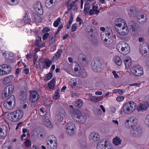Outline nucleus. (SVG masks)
Masks as SVG:
<instances>
[{
  "label": "nucleus",
  "instance_id": "obj_43",
  "mask_svg": "<svg viewBox=\"0 0 149 149\" xmlns=\"http://www.w3.org/2000/svg\"><path fill=\"white\" fill-rule=\"evenodd\" d=\"M66 132L68 135L70 136L73 135L76 133L75 130H70L66 129Z\"/></svg>",
  "mask_w": 149,
  "mask_h": 149
},
{
  "label": "nucleus",
  "instance_id": "obj_48",
  "mask_svg": "<svg viewBox=\"0 0 149 149\" xmlns=\"http://www.w3.org/2000/svg\"><path fill=\"white\" fill-rule=\"evenodd\" d=\"M47 147L48 149H56L57 144L55 143L54 145H50L48 143H47Z\"/></svg>",
  "mask_w": 149,
  "mask_h": 149
},
{
  "label": "nucleus",
  "instance_id": "obj_12",
  "mask_svg": "<svg viewBox=\"0 0 149 149\" xmlns=\"http://www.w3.org/2000/svg\"><path fill=\"white\" fill-rule=\"evenodd\" d=\"M146 15L144 13H140L137 16V20L140 24H143L146 22Z\"/></svg>",
  "mask_w": 149,
  "mask_h": 149
},
{
  "label": "nucleus",
  "instance_id": "obj_9",
  "mask_svg": "<svg viewBox=\"0 0 149 149\" xmlns=\"http://www.w3.org/2000/svg\"><path fill=\"white\" fill-rule=\"evenodd\" d=\"M131 71L133 74L137 76H140L143 73L142 68L139 66H134L131 69Z\"/></svg>",
  "mask_w": 149,
  "mask_h": 149
},
{
  "label": "nucleus",
  "instance_id": "obj_34",
  "mask_svg": "<svg viewBox=\"0 0 149 149\" xmlns=\"http://www.w3.org/2000/svg\"><path fill=\"white\" fill-rule=\"evenodd\" d=\"M114 61L116 63L118 66H120L122 64V61L120 57L117 56L114 58Z\"/></svg>",
  "mask_w": 149,
  "mask_h": 149
},
{
  "label": "nucleus",
  "instance_id": "obj_54",
  "mask_svg": "<svg viewBox=\"0 0 149 149\" xmlns=\"http://www.w3.org/2000/svg\"><path fill=\"white\" fill-rule=\"evenodd\" d=\"M32 18L35 22H36L39 21L38 20L40 18V17L38 16L37 14H34L32 16Z\"/></svg>",
  "mask_w": 149,
  "mask_h": 149
},
{
  "label": "nucleus",
  "instance_id": "obj_1",
  "mask_svg": "<svg viewBox=\"0 0 149 149\" xmlns=\"http://www.w3.org/2000/svg\"><path fill=\"white\" fill-rule=\"evenodd\" d=\"M136 107V103L132 101L126 102L122 107V111L126 114H130L133 113Z\"/></svg>",
  "mask_w": 149,
  "mask_h": 149
},
{
  "label": "nucleus",
  "instance_id": "obj_38",
  "mask_svg": "<svg viewBox=\"0 0 149 149\" xmlns=\"http://www.w3.org/2000/svg\"><path fill=\"white\" fill-rule=\"evenodd\" d=\"M73 20V14L72 13L70 14V19L68 24L67 25V28L68 29H69L71 25L72 24Z\"/></svg>",
  "mask_w": 149,
  "mask_h": 149
},
{
  "label": "nucleus",
  "instance_id": "obj_19",
  "mask_svg": "<svg viewBox=\"0 0 149 149\" xmlns=\"http://www.w3.org/2000/svg\"><path fill=\"white\" fill-rule=\"evenodd\" d=\"M148 46L146 45H140L139 47V50L141 54L144 56L147 55V50L149 49Z\"/></svg>",
  "mask_w": 149,
  "mask_h": 149
},
{
  "label": "nucleus",
  "instance_id": "obj_37",
  "mask_svg": "<svg viewBox=\"0 0 149 149\" xmlns=\"http://www.w3.org/2000/svg\"><path fill=\"white\" fill-rule=\"evenodd\" d=\"M70 0L68 2L67 4V8L68 10H71L72 7L74 5L75 3L77 1L75 0L74 1H72L71 3H70L69 2L70 1Z\"/></svg>",
  "mask_w": 149,
  "mask_h": 149
},
{
  "label": "nucleus",
  "instance_id": "obj_8",
  "mask_svg": "<svg viewBox=\"0 0 149 149\" xmlns=\"http://www.w3.org/2000/svg\"><path fill=\"white\" fill-rule=\"evenodd\" d=\"M29 100L31 102L34 103L37 101L39 98V95L38 93L34 90L30 91Z\"/></svg>",
  "mask_w": 149,
  "mask_h": 149
},
{
  "label": "nucleus",
  "instance_id": "obj_18",
  "mask_svg": "<svg viewBox=\"0 0 149 149\" xmlns=\"http://www.w3.org/2000/svg\"><path fill=\"white\" fill-rule=\"evenodd\" d=\"M8 133V128L5 125L0 128V139H3L6 136Z\"/></svg>",
  "mask_w": 149,
  "mask_h": 149
},
{
  "label": "nucleus",
  "instance_id": "obj_47",
  "mask_svg": "<svg viewBox=\"0 0 149 149\" xmlns=\"http://www.w3.org/2000/svg\"><path fill=\"white\" fill-rule=\"evenodd\" d=\"M95 87L97 88H102L104 87V84L102 81H97L95 84Z\"/></svg>",
  "mask_w": 149,
  "mask_h": 149
},
{
  "label": "nucleus",
  "instance_id": "obj_10",
  "mask_svg": "<svg viewBox=\"0 0 149 149\" xmlns=\"http://www.w3.org/2000/svg\"><path fill=\"white\" fill-rule=\"evenodd\" d=\"M69 113L72 117L74 120L76 121L77 119L81 115V112L78 109H74L70 110Z\"/></svg>",
  "mask_w": 149,
  "mask_h": 149
},
{
  "label": "nucleus",
  "instance_id": "obj_46",
  "mask_svg": "<svg viewBox=\"0 0 149 149\" xmlns=\"http://www.w3.org/2000/svg\"><path fill=\"white\" fill-rule=\"evenodd\" d=\"M44 63L45 65L46 66V68L47 69L52 64V61L48 59H45Z\"/></svg>",
  "mask_w": 149,
  "mask_h": 149
},
{
  "label": "nucleus",
  "instance_id": "obj_24",
  "mask_svg": "<svg viewBox=\"0 0 149 149\" xmlns=\"http://www.w3.org/2000/svg\"><path fill=\"white\" fill-rule=\"evenodd\" d=\"M65 112L63 110L60 111L56 115L57 120L60 121L63 120L65 115Z\"/></svg>",
  "mask_w": 149,
  "mask_h": 149
},
{
  "label": "nucleus",
  "instance_id": "obj_62",
  "mask_svg": "<svg viewBox=\"0 0 149 149\" xmlns=\"http://www.w3.org/2000/svg\"><path fill=\"white\" fill-rule=\"evenodd\" d=\"M40 67L41 69H43L46 68L44 63L41 62L40 65Z\"/></svg>",
  "mask_w": 149,
  "mask_h": 149
},
{
  "label": "nucleus",
  "instance_id": "obj_2",
  "mask_svg": "<svg viewBox=\"0 0 149 149\" xmlns=\"http://www.w3.org/2000/svg\"><path fill=\"white\" fill-rule=\"evenodd\" d=\"M15 104V97L14 95H11L5 102L3 105L7 109H11L14 107Z\"/></svg>",
  "mask_w": 149,
  "mask_h": 149
},
{
  "label": "nucleus",
  "instance_id": "obj_58",
  "mask_svg": "<svg viewBox=\"0 0 149 149\" xmlns=\"http://www.w3.org/2000/svg\"><path fill=\"white\" fill-rule=\"evenodd\" d=\"M77 24L76 23L74 24L72 27V31L74 32L75 31L77 28Z\"/></svg>",
  "mask_w": 149,
  "mask_h": 149
},
{
  "label": "nucleus",
  "instance_id": "obj_5",
  "mask_svg": "<svg viewBox=\"0 0 149 149\" xmlns=\"http://www.w3.org/2000/svg\"><path fill=\"white\" fill-rule=\"evenodd\" d=\"M12 68L10 65L3 64L0 65V76H4L9 74L11 71Z\"/></svg>",
  "mask_w": 149,
  "mask_h": 149
},
{
  "label": "nucleus",
  "instance_id": "obj_55",
  "mask_svg": "<svg viewBox=\"0 0 149 149\" xmlns=\"http://www.w3.org/2000/svg\"><path fill=\"white\" fill-rule=\"evenodd\" d=\"M145 122L146 125L149 128V114L146 116L145 119Z\"/></svg>",
  "mask_w": 149,
  "mask_h": 149
},
{
  "label": "nucleus",
  "instance_id": "obj_56",
  "mask_svg": "<svg viewBox=\"0 0 149 149\" xmlns=\"http://www.w3.org/2000/svg\"><path fill=\"white\" fill-rule=\"evenodd\" d=\"M81 75L83 78L86 77L88 76V74L85 70H83L81 73Z\"/></svg>",
  "mask_w": 149,
  "mask_h": 149
},
{
  "label": "nucleus",
  "instance_id": "obj_39",
  "mask_svg": "<svg viewBox=\"0 0 149 149\" xmlns=\"http://www.w3.org/2000/svg\"><path fill=\"white\" fill-rule=\"evenodd\" d=\"M22 22H24V23H29L30 22V19L28 17L27 13L25 14V15L22 19Z\"/></svg>",
  "mask_w": 149,
  "mask_h": 149
},
{
  "label": "nucleus",
  "instance_id": "obj_15",
  "mask_svg": "<svg viewBox=\"0 0 149 149\" xmlns=\"http://www.w3.org/2000/svg\"><path fill=\"white\" fill-rule=\"evenodd\" d=\"M116 31L120 34L122 36L127 34L128 33L129 30L126 23L124 24V26L120 30L119 29H117Z\"/></svg>",
  "mask_w": 149,
  "mask_h": 149
},
{
  "label": "nucleus",
  "instance_id": "obj_42",
  "mask_svg": "<svg viewBox=\"0 0 149 149\" xmlns=\"http://www.w3.org/2000/svg\"><path fill=\"white\" fill-rule=\"evenodd\" d=\"M44 125L47 127H51L52 126V123L50 120L49 119H46L44 121Z\"/></svg>",
  "mask_w": 149,
  "mask_h": 149
},
{
  "label": "nucleus",
  "instance_id": "obj_36",
  "mask_svg": "<svg viewBox=\"0 0 149 149\" xmlns=\"http://www.w3.org/2000/svg\"><path fill=\"white\" fill-rule=\"evenodd\" d=\"M55 83V78H53L48 84V86L50 89H53L54 87Z\"/></svg>",
  "mask_w": 149,
  "mask_h": 149
},
{
  "label": "nucleus",
  "instance_id": "obj_33",
  "mask_svg": "<svg viewBox=\"0 0 149 149\" xmlns=\"http://www.w3.org/2000/svg\"><path fill=\"white\" fill-rule=\"evenodd\" d=\"M13 78V76L10 75L4 78L3 81L6 83H10Z\"/></svg>",
  "mask_w": 149,
  "mask_h": 149
},
{
  "label": "nucleus",
  "instance_id": "obj_17",
  "mask_svg": "<svg viewBox=\"0 0 149 149\" xmlns=\"http://www.w3.org/2000/svg\"><path fill=\"white\" fill-rule=\"evenodd\" d=\"M125 23L123 19L120 18L116 19L115 22V27L116 31L118 29V27L120 28L122 25H124Z\"/></svg>",
  "mask_w": 149,
  "mask_h": 149
},
{
  "label": "nucleus",
  "instance_id": "obj_41",
  "mask_svg": "<svg viewBox=\"0 0 149 149\" xmlns=\"http://www.w3.org/2000/svg\"><path fill=\"white\" fill-rule=\"evenodd\" d=\"M111 36L110 33L108 31H106L105 32V37L104 39V42H107L108 40V39L111 38Z\"/></svg>",
  "mask_w": 149,
  "mask_h": 149
},
{
  "label": "nucleus",
  "instance_id": "obj_3",
  "mask_svg": "<svg viewBox=\"0 0 149 149\" xmlns=\"http://www.w3.org/2000/svg\"><path fill=\"white\" fill-rule=\"evenodd\" d=\"M131 134L134 137H139L142 135L143 130L139 125H136L130 130Z\"/></svg>",
  "mask_w": 149,
  "mask_h": 149
},
{
  "label": "nucleus",
  "instance_id": "obj_22",
  "mask_svg": "<svg viewBox=\"0 0 149 149\" xmlns=\"http://www.w3.org/2000/svg\"><path fill=\"white\" fill-rule=\"evenodd\" d=\"M107 140L105 141L104 142V140L99 142L97 144V149H103L107 146Z\"/></svg>",
  "mask_w": 149,
  "mask_h": 149
},
{
  "label": "nucleus",
  "instance_id": "obj_45",
  "mask_svg": "<svg viewBox=\"0 0 149 149\" xmlns=\"http://www.w3.org/2000/svg\"><path fill=\"white\" fill-rule=\"evenodd\" d=\"M86 143L85 140L83 139L79 140V146L81 148H85L86 146Z\"/></svg>",
  "mask_w": 149,
  "mask_h": 149
},
{
  "label": "nucleus",
  "instance_id": "obj_50",
  "mask_svg": "<svg viewBox=\"0 0 149 149\" xmlns=\"http://www.w3.org/2000/svg\"><path fill=\"white\" fill-rule=\"evenodd\" d=\"M52 73L49 72L46 75L45 78L44 79V81L49 80L52 78Z\"/></svg>",
  "mask_w": 149,
  "mask_h": 149
},
{
  "label": "nucleus",
  "instance_id": "obj_25",
  "mask_svg": "<svg viewBox=\"0 0 149 149\" xmlns=\"http://www.w3.org/2000/svg\"><path fill=\"white\" fill-rule=\"evenodd\" d=\"M124 63L126 68L127 69H128L132 64L130 58L128 56L126 57L124 61Z\"/></svg>",
  "mask_w": 149,
  "mask_h": 149
},
{
  "label": "nucleus",
  "instance_id": "obj_51",
  "mask_svg": "<svg viewBox=\"0 0 149 149\" xmlns=\"http://www.w3.org/2000/svg\"><path fill=\"white\" fill-rule=\"evenodd\" d=\"M61 21V18L60 17L58 18L54 23L53 25L55 27H57L59 25Z\"/></svg>",
  "mask_w": 149,
  "mask_h": 149
},
{
  "label": "nucleus",
  "instance_id": "obj_4",
  "mask_svg": "<svg viewBox=\"0 0 149 149\" xmlns=\"http://www.w3.org/2000/svg\"><path fill=\"white\" fill-rule=\"evenodd\" d=\"M137 119L133 116L128 118L125 122V126L127 128H133L137 125Z\"/></svg>",
  "mask_w": 149,
  "mask_h": 149
},
{
  "label": "nucleus",
  "instance_id": "obj_49",
  "mask_svg": "<svg viewBox=\"0 0 149 149\" xmlns=\"http://www.w3.org/2000/svg\"><path fill=\"white\" fill-rule=\"evenodd\" d=\"M62 50L61 49H59L56 53L55 54V55L58 58H59L61 54L62 53Z\"/></svg>",
  "mask_w": 149,
  "mask_h": 149
},
{
  "label": "nucleus",
  "instance_id": "obj_29",
  "mask_svg": "<svg viewBox=\"0 0 149 149\" xmlns=\"http://www.w3.org/2000/svg\"><path fill=\"white\" fill-rule=\"evenodd\" d=\"M112 141L115 145L118 146L121 144L122 140L119 137L116 136L113 139Z\"/></svg>",
  "mask_w": 149,
  "mask_h": 149
},
{
  "label": "nucleus",
  "instance_id": "obj_52",
  "mask_svg": "<svg viewBox=\"0 0 149 149\" xmlns=\"http://www.w3.org/2000/svg\"><path fill=\"white\" fill-rule=\"evenodd\" d=\"M41 42V38L40 37H38L36 40V45L38 46Z\"/></svg>",
  "mask_w": 149,
  "mask_h": 149
},
{
  "label": "nucleus",
  "instance_id": "obj_31",
  "mask_svg": "<svg viewBox=\"0 0 149 149\" xmlns=\"http://www.w3.org/2000/svg\"><path fill=\"white\" fill-rule=\"evenodd\" d=\"M66 129L70 130H75V125L73 123L70 122L67 124L66 125Z\"/></svg>",
  "mask_w": 149,
  "mask_h": 149
},
{
  "label": "nucleus",
  "instance_id": "obj_11",
  "mask_svg": "<svg viewBox=\"0 0 149 149\" xmlns=\"http://www.w3.org/2000/svg\"><path fill=\"white\" fill-rule=\"evenodd\" d=\"M95 27L93 26H88L86 29V35L89 36H93L95 35Z\"/></svg>",
  "mask_w": 149,
  "mask_h": 149
},
{
  "label": "nucleus",
  "instance_id": "obj_6",
  "mask_svg": "<svg viewBox=\"0 0 149 149\" xmlns=\"http://www.w3.org/2000/svg\"><path fill=\"white\" fill-rule=\"evenodd\" d=\"M91 66L94 72H100L102 70L103 66L99 60H93L91 63Z\"/></svg>",
  "mask_w": 149,
  "mask_h": 149
},
{
  "label": "nucleus",
  "instance_id": "obj_44",
  "mask_svg": "<svg viewBox=\"0 0 149 149\" xmlns=\"http://www.w3.org/2000/svg\"><path fill=\"white\" fill-rule=\"evenodd\" d=\"M90 8V5L88 3H87L85 4L84 8V11L86 14H88Z\"/></svg>",
  "mask_w": 149,
  "mask_h": 149
},
{
  "label": "nucleus",
  "instance_id": "obj_28",
  "mask_svg": "<svg viewBox=\"0 0 149 149\" xmlns=\"http://www.w3.org/2000/svg\"><path fill=\"white\" fill-rule=\"evenodd\" d=\"M8 119L13 122H17L16 119L15 117L13 112H11L8 115Z\"/></svg>",
  "mask_w": 149,
  "mask_h": 149
},
{
  "label": "nucleus",
  "instance_id": "obj_27",
  "mask_svg": "<svg viewBox=\"0 0 149 149\" xmlns=\"http://www.w3.org/2000/svg\"><path fill=\"white\" fill-rule=\"evenodd\" d=\"M89 138L91 140L93 141H97L100 138V136L97 133H92L90 135Z\"/></svg>",
  "mask_w": 149,
  "mask_h": 149
},
{
  "label": "nucleus",
  "instance_id": "obj_35",
  "mask_svg": "<svg viewBox=\"0 0 149 149\" xmlns=\"http://www.w3.org/2000/svg\"><path fill=\"white\" fill-rule=\"evenodd\" d=\"M49 43L50 46H52L53 44L55 43V38L53 35H51L49 37Z\"/></svg>",
  "mask_w": 149,
  "mask_h": 149
},
{
  "label": "nucleus",
  "instance_id": "obj_21",
  "mask_svg": "<svg viewBox=\"0 0 149 149\" xmlns=\"http://www.w3.org/2000/svg\"><path fill=\"white\" fill-rule=\"evenodd\" d=\"M103 97L102 96L95 97V96H90L89 99L92 102L97 103L103 100Z\"/></svg>",
  "mask_w": 149,
  "mask_h": 149
},
{
  "label": "nucleus",
  "instance_id": "obj_60",
  "mask_svg": "<svg viewBox=\"0 0 149 149\" xmlns=\"http://www.w3.org/2000/svg\"><path fill=\"white\" fill-rule=\"evenodd\" d=\"M49 34L48 33H46L42 37V39L43 41L45 40L49 36Z\"/></svg>",
  "mask_w": 149,
  "mask_h": 149
},
{
  "label": "nucleus",
  "instance_id": "obj_20",
  "mask_svg": "<svg viewBox=\"0 0 149 149\" xmlns=\"http://www.w3.org/2000/svg\"><path fill=\"white\" fill-rule=\"evenodd\" d=\"M15 117H16L17 122L20 120L23 117V112L21 110H17L13 112Z\"/></svg>",
  "mask_w": 149,
  "mask_h": 149
},
{
  "label": "nucleus",
  "instance_id": "obj_7",
  "mask_svg": "<svg viewBox=\"0 0 149 149\" xmlns=\"http://www.w3.org/2000/svg\"><path fill=\"white\" fill-rule=\"evenodd\" d=\"M14 90V86L13 85H10L6 86L2 93V98H5L7 97L13 93Z\"/></svg>",
  "mask_w": 149,
  "mask_h": 149
},
{
  "label": "nucleus",
  "instance_id": "obj_64",
  "mask_svg": "<svg viewBox=\"0 0 149 149\" xmlns=\"http://www.w3.org/2000/svg\"><path fill=\"white\" fill-rule=\"evenodd\" d=\"M105 37V32H103L101 33V37L102 40L104 41Z\"/></svg>",
  "mask_w": 149,
  "mask_h": 149
},
{
  "label": "nucleus",
  "instance_id": "obj_26",
  "mask_svg": "<svg viewBox=\"0 0 149 149\" xmlns=\"http://www.w3.org/2000/svg\"><path fill=\"white\" fill-rule=\"evenodd\" d=\"M78 61L81 64H83L87 59L86 55L83 54H79L78 56Z\"/></svg>",
  "mask_w": 149,
  "mask_h": 149
},
{
  "label": "nucleus",
  "instance_id": "obj_14",
  "mask_svg": "<svg viewBox=\"0 0 149 149\" xmlns=\"http://www.w3.org/2000/svg\"><path fill=\"white\" fill-rule=\"evenodd\" d=\"M27 93L26 88L24 87V91L22 90L19 93V98L21 101L25 102L26 100Z\"/></svg>",
  "mask_w": 149,
  "mask_h": 149
},
{
  "label": "nucleus",
  "instance_id": "obj_32",
  "mask_svg": "<svg viewBox=\"0 0 149 149\" xmlns=\"http://www.w3.org/2000/svg\"><path fill=\"white\" fill-rule=\"evenodd\" d=\"M89 38L91 42L93 44L95 45H97V37L95 36V35H93V36H90L89 37Z\"/></svg>",
  "mask_w": 149,
  "mask_h": 149
},
{
  "label": "nucleus",
  "instance_id": "obj_30",
  "mask_svg": "<svg viewBox=\"0 0 149 149\" xmlns=\"http://www.w3.org/2000/svg\"><path fill=\"white\" fill-rule=\"evenodd\" d=\"M86 117L85 116H83L81 115L79 116V117L77 119V120L76 121L80 123H84L86 120Z\"/></svg>",
  "mask_w": 149,
  "mask_h": 149
},
{
  "label": "nucleus",
  "instance_id": "obj_61",
  "mask_svg": "<svg viewBox=\"0 0 149 149\" xmlns=\"http://www.w3.org/2000/svg\"><path fill=\"white\" fill-rule=\"evenodd\" d=\"M124 99V96H118L116 98V100L117 101L119 102L121 101L122 100H123Z\"/></svg>",
  "mask_w": 149,
  "mask_h": 149
},
{
  "label": "nucleus",
  "instance_id": "obj_57",
  "mask_svg": "<svg viewBox=\"0 0 149 149\" xmlns=\"http://www.w3.org/2000/svg\"><path fill=\"white\" fill-rule=\"evenodd\" d=\"M59 91L57 90L55 93V95L53 96V99L55 100H56L59 97Z\"/></svg>",
  "mask_w": 149,
  "mask_h": 149
},
{
  "label": "nucleus",
  "instance_id": "obj_59",
  "mask_svg": "<svg viewBox=\"0 0 149 149\" xmlns=\"http://www.w3.org/2000/svg\"><path fill=\"white\" fill-rule=\"evenodd\" d=\"M130 29L134 31H136L137 30L136 26V24L134 23V24L132 25V26L130 27Z\"/></svg>",
  "mask_w": 149,
  "mask_h": 149
},
{
  "label": "nucleus",
  "instance_id": "obj_63",
  "mask_svg": "<svg viewBox=\"0 0 149 149\" xmlns=\"http://www.w3.org/2000/svg\"><path fill=\"white\" fill-rule=\"evenodd\" d=\"M31 141L29 139H27L25 142V144L26 146H29L31 144Z\"/></svg>",
  "mask_w": 149,
  "mask_h": 149
},
{
  "label": "nucleus",
  "instance_id": "obj_13",
  "mask_svg": "<svg viewBox=\"0 0 149 149\" xmlns=\"http://www.w3.org/2000/svg\"><path fill=\"white\" fill-rule=\"evenodd\" d=\"M35 10L40 15H41L43 13V10L41 3L39 1L37 2L34 6Z\"/></svg>",
  "mask_w": 149,
  "mask_h": 149
},
{
  "label": "nucleus",
  "instance_id": "obj_16",
  "mask_svg": "<svg viewBox=\"0 0 149 149\" xmlns=\"http://www.w3.org/2000/svg\"><path fill=\"white\" fill-rule=\"evenodd\" d=\"M130 51V47L127 43H125L121 46V53L122 54L126 55L129 54Z\"/></svg>",
  "mask_w": 149,
  "mask_h": 149
},
{
  "label": "nucleus",
  "instance_id": "obj_53",
  "mask_svg": "<svg viewBox=\"0 0 149 149\" xmlns=\"http://www.w3.org/2000/svg\"><path fill=\"white\" fill-rule=\"evenodd\" d=\"M46 112V110L45 108H41L39 110V114L41 116H44L45 115L46 113L45 114H44V113Z\"/></svg>",
  "mask_w": 149,
  "mask_h": 149
},
{
  "label": "nucleus",
  "instance_id": "obj_40",
  "mask_svg": "<svg viewBox=\"0 0 149 149\" xmlns=\"http://www.w3.org/2000/svg\"><path fill=\"white\" fill-rule=\"evenodd\" d=\"M83 102L82 100L79 99L77 100L75 102L74 105L77 108L80 107L83 105Z\"/></svg>",
  "mask_w": 149,
  "mask_h": 149
},
{
  "label": "nucleus",
  "instance_id": "obj_23",
  "mask_svg": "<svg viewBox=\"0 0 149 149\" xmlns=\"http://www.w3.org/2000/svg\"><path fill=\"white\" fill-rule=\"evenodd\" d=\"M149 107V105L146 103L145 104H141L137 108V110L138 111H146L147 110Z\"/></svg>",
  "mask_w": 149,
  "mask_h": 149
}]
</instances>
